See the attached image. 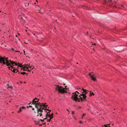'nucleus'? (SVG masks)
Instances as JSON below:
<instances>
[{
  "label": "nucleus",
  "instance_id": "1a4fd4ad",
  "mask_svg": "<svg viewBox=\"0 0 127 127\" xmlns=\"http://www.w3.org/2000/svg\"><path fill=\"white\" fill-rule=\"evenodd\" d=\"M4 42L3 40L2 41H0V46L1 48H3L6 46V45L4 43Z\"/></svg>",
  "mask_w": 127,
  "mask_h": 127
},
{
  "label": "nucleus",
  "instance_id": "c756f323",
  "mask_svg": "<svg viewBox=\"0 0 127 127\" xmlns=\"http://www.w3.org/2000/svg\"><path fill=\"white\" fill-rule=\"evenodd\" d=\"M82 123H83L81 121H80L79 122V123L81 124H82Z\"/></svg>",
  "mask_w": 127,
  "mask_h": 127
},
{
  "label": "nucleus",
  "instance_id": "2eb2a0df",
  "mask_svg": "<svg viewBox=\"0 0 127 127\" xmlns=\"http://www.w3.org/2000/svg\"><path fill=\"white\" fill-rule=\"evenodd\" d=\"M9 61V63L10 64V65H11H11H13V64H15V62H13L12 61Z\"/></svg>",
  "mask_w": 127,
  "mask_h": 127
},
{
  "label": "nucleus",
  "instance_id": "ea45409f",
  "mask_svg": "<svg viewBox=\"0 0 127 127\" xmlns=\"http://www.w3.org/2000/svg\"><path fill=\"white\" fill-rule=\"evenodd\" d=\"M6 82V81H4V82H3V83H5Z\"/></svg>",
  "mask_w": 127,
  "mask_h": 127
},
{
  "label": "nucleus",
  "instance_id": "f257e3e1",
  "mask_svg": "<svg viewBox=\"0 0 127 127\" xmlns=\"http://www.w3.org/2000/svg\"><path fill=\"white\" fill-rule=\"evenodd\" d=\"M7 58L5 57H2L0 55V63L3 65L6 64L7 66L10 65V64L9 63Z\"/></svg>",
  "mask_w": 127,
  "mask_h": 127
},
{
  "label": "nucleus",
  "instance_id": "603ef678",
  "mask_svg": "<svg viewBox=\"0 0 127 127\" xmlns=\"http://www.w3.org/2000/svg\"><path fill=\"white\" fill-rule=\"evenodd\" d=\"M17 71L18 72V70H17Z\"/></svg>",
  "mask_w": 127,
  "mask_h": 127
},
{
  "label": "nucleus",
  "instance_id": "58836bf2",
  "mask_svg": "<svg viewBox=\"0 0 127 127\" xmlns=\"http://www.w3.org/2000/svg\"><path fill=\"white\" fill-rule=\"evenodd\" d=\"M110 125V124H108V125H107V126H109V125Z\"/></svg>",
  "mask_w": 127,
  "mask_h": 127
},
{
  "label": "nucleus",
  "instance_id": "37998d69",
  "mask_svg": "<svg viewBox=\"0 0 127 127\" xmlns=\"http://www.w3.org/2000/svg\"><path fill=\"white\" fill-rule=\"evenodd\" d=\"M28 0H24V1H27Z\"/></svg>",
  "mask_w": 127,
  "mask_h": 127
},
{
  "label": "nucleus",
  "instance_id": "20e7f679",
  "mask_svg": "<svg viewBox=\"0 0 127 127\" xmlns=\"http://www.w3.org/2000/svg\"><path fill=\"white\" fill-rule=\"evenodd\" d=\"M78 97H79L78 101L79 102L85 101L86 100V96L85 94H80V95L78 96Z\"/></svg>",
  "mask_w": 127,
  "mask_h": 127
},
{
  "label": "nucleus",
  "instance_id": "c03bdc74",
  "mask_svg": "<svg viewBox=\"0 0 127 127\" xmlns=\"http://www.w3.org/2000/svg\"><path fill=\"white\" fill-rule=\"evenodd\" d=\"M31 103V102H30V103L29 104H30Z\"/></svg>",
  "mask_w": 127,
  "mask_h": 127
},
{
  "label": "nucleus",
  "instance_id": "7c9ffc66",
  "mask_svg": "<svg viewBox=\"0 0 127 127\" xmlns=\"http://www.w3.org/2000/svg\"><path fill=\"white\" fill-rule=\"evenodd\" d=\"M23 51H24V55H26L25 54V52L24 51V50H23Z\"/></svg>",
  "mask_w": 127,
  "mask_h": 127
},
{
  "label": "nucleus",
  "instance_id": "13d9d810",
  "mask_svg": "<svg viewBox=\"0 0 127 127\" xmlns=\"http://www.w3.org/2000/svg\"><path fill=\"white\" fill-rule=\"evenodd\" d=\"M67 110L68 111V110Z\"/></svg>",
  "mask_w": 127,
  "mask_h": 127
},
{
  "label": "nucleus",
  "instance_id": "7ed1b4c3",
  "mask_svg": "<svg viewBox=\"0 0 127 127\" xmlns=\"http://www.w3.org/2000/svg\"><path fill=\"white\" fill-rule=\"evenodd\" d=\"M56 91H57L58 92L61 94H63L64 93H66L67 92L64 90V89L62 87L58 85L56 86L55 88Z\"/></svg>",
  "mask_w": 127,
  "mask_h": 127
},
{
  "label": "nucleus",
  "instance_id": "bb28decb",
  "mask_svg": "<svg viewBox=\"0 0 127 127\" xmlns=\"http://www.w3.org/2000/svg\"><path fill=\"white\" fill-rule=\"evenodd\" d=\"M104 126L105 127H110L107 126V125H104Z\"/></svg>",
  "mask_w": 127,
  "mask_h": 127
},
{
  "label": "nucleus",
  "instance_id": "2f4dec72",
  "mask_svg": "<svg viewBox=\"0 0 127 127\" xmlns=\"http://www.w3.org/2000/svg\"><path fill=\"white\" fill-rule=\"evenodd\" d=\"M51 120V119H49V120H47V121H48L49 122H50V120Z\"/></svg>",
  "mask_w": 127,
  "mask_h": 127
},
{
  "label": "nucleus",
  "instance_id": "cd10ccee",
  "mask_svg": "<svg viewBox=\"0 0 127 127\" xmlns=\"http://www.w3.org/2000/svg\"><path fill=\"white\" fill-rule=\"evenodd\" d=\"M46 110L47 111H49V112H48V113H50V111H51V110H49V109H46Z\"/></svg>",
  "mask_w": 127,
  "mask_h": 127
},
{
  "label": "nucleus",
  "instance_id": "9b49d317",
  "mask_svg": "<svg viewBox=\"0 0 127 127\" xmlns=\"http://www.w3.org/2000/svg\"><path fill=\"white\" fill-rule=\"evenodd\" d=\"M48 113L47 112L46 113H47V114H46V117L47 118H48V116L50 118V119H52V118L53 117V113H52L51 114L49 115V114H48Z\"/></svg>",
  "mask_w": 127,
  "mask_h": 127
},
{
  "label": "nucleus",
  "instance_id": "72a5a7b5",
  "mask_svg": "<svg viewBox=\"0 0 127 127\" xmlns=\"http://www.w3.org/2000/svg\"><path fill=\"white\" fill-rule=\"evenodd\" d=\"M28 107L30 108H32V106L31 105H30Z\"/></svg>",
  "mask_w": 127,
  "mask_h": 127
},
{
  "label": "nucleus",
  "instance_id": "864d4df0",
  "mask_svg": "<svg viewBox=\"0 0 127 127\" xmlns=\"http://www.w3.org/2000/svg\"><path fill=\"white\" fill-rule=\"evenodd\" d=\"M26 74H28L27 73H26Z\"/></svg>",
  "mask_w": 127,
  "mask_h": 127
},
{
  "label": "nucleus",
  "instance_id": "6e6552de",
  "mask_svg": "<svg viewBox=\"0 0 127 127\" xmlns=\"http://www.w3.org/2000/svg\"><path fill=\"white\" fill-rule=\"evenodd\" d=\"M8 66V68L9 69H10L14 72H15L16 70L13 67V66L12 65H10Z\"/></svg>",
  "mask_w": 127,
  "mask_h": 127
},
{
  "label": "nucleus",
  "instance_id": "f704fd0d",
  "mask_svg": "<svg viewBox=\"0 0 127 127\" xmlns=\"http://www.w3.org/2000/svg\"><path fill=\"white\" fill-rule=\"evenodd\" d=\"M96 45V44L95 43H94V44H92V45Z\"/></svg>",
  "mask_w": 127,
  "mask_h": 127
},
{
  "label": "nucleus",
  "instance_id": "aec40b11",
  "mask_svg": "<svg viewBox=\"0 0 127 127\" xmlns=\"http://www.w3.org/2000/svg\"><path fill=\"white\" fill-rule=\"evenodd\" d=\"M34 66L32 65L30 66V70H31L32 69L34 68Z\"/></svg>",
  "mask_w": 127,
  "mask_h": 127
},
{
  "label": "nucleus",
  "instance_id": "6ab92c4d",
  "mask_svg": "<svg viewBox=\"0 0 127 127\" xmlns=\"http://www.w3.org/2000/svg\"><path fill=\"white\" fill-rule=\"evenodd\" d=\"M11 49L12 51H15L16 52H18L19 53L20 52V51H18L14 50V49L13 48H11Z\"/></svg>",
  "mask_w": 127,
  "mask_h": 127
},
{
  "label": "nucleus",
  "instance_id": "f3484780",
  "mask_svg": "<svg viewBox=\"0 0 127 127\" xmlns=\"http://www.w3.org/2000/svg\"><path fill=\"white\" fill-rule=\"evenodd\" d=\"M82 90L83 91H84V92H83L82 93L84 92L85 94H87V93H88V91H87L86 90H85L84 89H82Z\"/></svg>",
  "mask_w": 127,
  "mask_h": 127
},
{
  "label": "nucleus",
  "instance_id": "79ce46f5",
  "mask_svg": "<svg viewBox=\"0 0 127 127\" xmlns=\"http://www.w3.org/2000/svg\"><path fill=\"white\" fill-rule=\"evenodd\" d=\"M36 2H37V3H38V1L37 0H36Z\"/></svg>",
  "mask_w": 127,
  "mask_h": 127
},
{
  "label": "nucleus",
  "instance_id": "8fccbe9b",
  "mask_svg": "<svg viewBox=\"0 0 127 127\" xmlns=\"http://www.w3.org/2000/svg\"><path fill=\"white\" fill-rule=\"evenodd\" d=\"M15 1H16V0H14Z\"/></svg>",
  "mask_w": 127,
  "mask_h": 127
},
{
  "label": "nucleus",
  "instance_id": "f03ea898",
  "mask_svg": "<svg viewBox=\"0 0 127 127\" xmlns=\"http://www.w3.org/2000/svg\"><path fill=\"white\" fill-rule=\"evenodd\" d=\"M35 104V107L38 109L41 108V109H44L45 111L47 108V107L48 106L47 105H45L44 103H41L40 102L36 103Z\"/></svg>",
  "mask_w": 127,
  "mask_h": 127
},
{
  "label": "nucleus",
  "instance_id": "4be33fe9",
  "mask_svg": "<svg viewBox=\"0 0 127 127\" xmlns=\"http://www.w3.org/2000/svg\"><path fill=\"white\" fill-rule=\"evenodd\" d=\"M37 9H38V10H39V12H40V9H41L40 7L39 6H37Z\"/></svg>",
  "mask_w": 127,
  "mask_h": 127
},
{
  "label": "nucleus",
  "instance_id": "a211bd4d",
  "mask_svg": "<svg viewBox=\"0 0 127 127\" xmlns=\"http://www.w3.org/2000/svg\"><path fill=\"white\" fill-rule=\"evenodd\" d=\"M94 95V94L93 92L91 93V91L90 93V96H91L93 95Z\"/></svg>",
  "mask_w": 127,
  "mask_h": 127
},
{
  "label": "nucleus",
  "instance_id": "3c124183",
  "mask_svg": "<svg viewBox=\"0 0 127 127\" xmlns=\"http://www.w3.org/2000/svg\"><path fill=\"white\" fill-rule=\"evenodd\" d=\"M34 3V4H35L36 3Z\"/></svg>",
  "mask_w": 127,
  "mask_h": 127
},
{
  "label": "nucleus",
  "instance_id": "bf43d9fd",
  "mask_svg": "<svg viewBox=\"0 0 127 127\" xmlns=\"http://www.w3.org/2000/svg\"><path fill=\"white\" fill-rule=\"evenodd\" d=\"M28 27H27V29H28Z\"/></svg>",
  "mask_w": 127,
  "mask_h": 127
},
{
  "label": "nucleus",
  "instance_id": "e2e57ef3",
  "mask_svg": "<svg viewBox=\"0 0 127 127\" xmlns=\"http://www.w3.org/2000/svg\"><path fill=\"white\" fill-rule=\"evenodd\" d=\"M77 64H78V63H77Z\"/></svg>",
  "mask_w": 127,
  "mask_h": 127
},
{
  "label": "nucleus",
  "instance_id": "09e8293b",
  "mask_svg": "<svg viewBox=\"0 0 127 127\" xmlns=\"http://www.w3.org/2000/svg\"><path fill=\"white\" fill-rule=\"evenodd\" d=\"M116 1H115V3H116Z\"/></svg>",
  "mask_w": 127,
  "mask_h": 127
},
{
  "label": "nucleus",
  "instance_id": "e433bc0d",
  "mask_svg": "<svg viewBox=\"0 0 127 127\" xmlns=\"http://www.w3.org/2000/svg\"><path fill=\"white\" fill-rule=\"evenodd\" d=\"M109 1H110L111 2L112 1L111 0H108Z\"/></svg>",
  "mask_w": 127,
  "mask_h": 127
},
{
  "label": "nucleus",
  "instance_id": "a19ab883",
  "mask_svg": "<svg viewBox=\"0 0 127 127\" xmlns=\"http://www.w3.org/2000/svg\"><path fill=\"white\" fill-rule=\"evenodd\" d=\"M24 43H26V44H28V43H26V42H24Z\"/></svg>",
  "mask_w": 127,
  "mask_h": 127
},
{
  "label": "nucleus",
  "instance_id": "5fc2aeb1",
  "mask_svg": "<svg viewBox=\"0 0 127 127\" xmlns=\"http://www.w3.org/2000/svg\"><path fill=\"white\" fill-rule=\"evenodd\" d=\"M18 35H19V33L18 34Z\"/></svg>",
  "mask_w": 127,
  "mask_h": 127
},
{
  "label": "nucleus",
  "instance_id": "473e14b6",
  "mask_svg": "<svg viewBox=\"0 0 127 127\" xmlns=\"http://www.w3.org/2000/svg\"><path fill=\"white\" fill-rule=\"evenodd\" d=\"M72 114H73L74 113V112L73 111H72Z\"/></svg>",
  "mask_w": 127,
  "mask_h": 127
},
{
  "label": "nucleus",
  "instance_id": "052dcab7",
  "mask_svg": "<svg viewBox=\"0 0 127 127\" xmlns=\"http://www.w3.org/2000/svg\"><path fill=\"white\" fill-rule=\"evenodd\" d=\"M33 34V35H35V34Z\"/></svg>",
  "mask_w": 127,
  "mask_h": 127
},
{
  "label": "nucleus",
  "instance_id": "c9c22d12",
  "mask_svg": "<svg viewBox=\"0 0 127 127\" xmlns=\"http://www.w3.org/2000/svg\"><path fill=\"white\" fill-rule=\"evenodd\" d=\"M32 109V110H34V108H33Z\"/></svg>",
  "mask_w": 127,
  "mask_h": 127
},
{
  "label": "nucleus",
  "instance_id": "dca6fc26",
  "mask_svg": "<svg viewBox=\"0 0 127 127\" xmlns=\"http://www.w3.org/2000/svg\"><path fill=\"white\" fill-rule=\"evenodd\" d=\"M19 65V66H20V67H23V65H22L21 64H19V63H18V64H15V65Z\"/></svg>",
  "mask_w": 127,
  "mask_h": 127
},
{
  "label": "nucleus",
  "instance_id": "4c0bfd02",
  "mask_svg": "<svg viewBox=\"0 0 127 127\" xmlns=\"http://www.w3.org/2000/svg\"><path fill=\"white\" fill-rule=\"evenodd\" d=\"M25 31H26V32H27V30H25Z\"/></svg>",
  "mask_w": 127,
  "mask_h": 127
},
{
  "label": "nucleus",
  "instance_id": "412c9836",
  "mask_svg": "<svg viewBox=\"0 0 127 127\" xmlns=\"http://www.w3.org/2000/svg\"><path fill=\"white\" fill-rule=\"evenodd\" d=\"M5 87H6L7 89H8L9 88V84H7L6 86Z\"/></svg>",
  "mask_w": 127,
  "mask_h": 127
},
{
  "label": "nucleus",
  "instance_id": "a878e982",
  "mask_svg": "<svg viewBox=\"0 0 127 127\" xmlns=\"http://www.w3.org/2000/svg\"><path fill=\"white\" fill-rule=\"evenodd\" d=\"M67 87V86H65V88H64V90L65 91H66V90H67V88H66Z\"/></svg>",
  "mask_w": 127,
  "mask_h": 127
},
{
  "label": "nucleus",
  "instance_id": "423d86ee",
  "mask_svg": "<svg viewBox=\"0 0 127 127\" xmlns=\"http://www.w3.org/2000/svg\"><path fill=\"white\" fill-rule=\"evenodd\" d=\"M77 93L79 94V93L77 91L72 94V96L71 97V98L73 100L76 101H78L79 99L78 96V95L77 94Z\"/></svg>",
  "mask_w": 127,
  "mask_h": 127
},
{
  "label": "nucleus",
  "instance_id": "ddd939ff",
  "mask_svg": "<svg viewBox=\"0 0 127 127\" xmlns=\"http://www.w3.org/2000/svg\"><path fill=\"white\" fill-rule=\"evenodd\" d=\"M25 65V66L23 67H22V68L24 69V70H27L28 71H30L28 68V67L26 66V65Z\"/></svg>",
  "mask_w": 127,
  "mask_h": 127
},
{
  "label": "nucleus",
  "instance_id": "49530a36",
  "mask_svg": "<svg viewBox=\"0 0 127 127\" xmlns=\"http://www.w3.org/2000/svg\"><path fill=\"white\" fill-rule=\"evenodd\" d=\"M15 36H16V37H17V35H16Z\"/></svg>",
  "mask_w": 127,
  "mask_h": 127
},
{
  "label": "nucleus",
  "instance_id": "de8ad7c7",
  "mask_svg": "<svg viewBox=\"0 0 127 127\" xmlns=\"http://www.w3.org/2000/svg\"><path fill=\"white\" fill-rule=\"evenodd\" d=\"M122 6L123 7H124V6H123V5H122Z\"/></svg>",
  "mask_w": 127,
  "mask_h": 127
},
{
  "label": "nucleus",
  "instance_id": "4d7b16f0",
  "mask_svg": "<svg viewBox=\"0 0 127 127\" xmlns=\"http://www.w3.org/2000/svg\"><path fill=\"white\" fill-rule=\"evenodd\" d=\"M29 58H30V57H28Z\"/></svg>",
  "mask_w": 127,
  "mask_h": 127
},
{
  "label": "nucleus",
  "instance_id": "5701e85b",
  "mask_svg": "<svg viewBox=\"0 0 127 127\" xmlns=\"http://www.w3.org/2000/svg\"><path fill=\"white\" fill-rule=\"evenodd\" d=\"M4 14H5L6 15H10V13H4Z\"/></svg>",
  "mask_w": 127,
  "mask_h": 127
},
{
  "label": "nucleus",
  "instance_id": "b1692460",
  "mask_svg": "<svg viewBox=\"0 0 127 127\" xmlns=\"http://www.w3.org/2000/svg\"><path fill=\"white\" fill-rule=\"evenodd\" d=\"M20 73L21 74H23V75L25 74L26 73L25 72H21Z\"/></svg>",
  "mask_w": 127,
  "mask_h": 127
},
{
  "label": "nucleus",
  "instance_id": "6e6d98bb",
  "mask_svg": "<svg viewBox=\"0 0 127 127\" xmlns=\"http://www.w3.org/2000/svg\"><path fill=\"white\" fill-rule=\"evenodd\" d=\"M91 47H92V45L91 46Z\"/></svg>",
  "mask_w": 127,
  "mask_h": 127
},
{
  "label": "nucleus",
  "instance_id": "f8f14e48",
  "mask_svg": "<svg viewBox=\"0 0 127 127\" xmlns=\"http://www.w3.org/2000/svg\"><path fill=\"white\" fill-rule=\"evenodd\" d=\"M18 11H20V12H21V9H19V10H17V11H18V13L19 14V18L20 19H23V18L22 16V14H19V11L18 12Z\"/></svg>",
  "mask_w": 127,
  "mask_h": 127
},
{
  "label": "nucleus",
  "instance_id": "a18cd8bd",
  "mask_svg": "<svg viewBox=\"0 0 127 127\" xmlns=\"http://www.w3.org/2000/svg\"><path fill=\"white\" fill-rule=\"evenodd\" d=\"M24 83H26V82H24Z\"/></svg>",
  "mask_w": 127,
  "mask_h": 127
},
{
  "label": "nucleus",
  "instance_id": "4468645a",
  "mask_svg": "<svg viewBox=\"0 0 127 127\" xmlns=\"http://www.w3.org/2000/svg\"><path fill=\"white\" fill-rule=\"evenodd\" d=\"M25 107L24 106H22L21 108H20L19 109V110L17 112L18 113H20L22 111V109H25Z\"/></svg>",
  "mask_w": 127,
  "mask_h": 127
},
{
  "label": "nucleus",
  "instance_id": "c85d7f7f",
  "mask_svg": "<svg viewBox=\"0 0 127 127\" xmlns=\"http://www.w3.org/2000/svg\"><path fill=\"white\" fill-rule=\"evenodd\" d=\"M9 88H10L11 89H13V87L12 86H9Z\"/></svg>",
  "mask_w": 127,
  "mask_h": 127
},
{
  "label": "nucleus",
  "instance_id": "39448f33",
  "mask_svg": "<svg viewBox=\"0 0 127 127\" xmlns=\"http://www.w3.org/2000/svg\"><path fill=\"white\" fill-rule=\"evenodd\" d=\"M42 109H41V108H40V109H37V110L38 114L37 115V116L38 117H40L41 118L43 119V120H40L42 122H44V120L46 119L45 118H44V117H43V113L42 110Z\"/></svg>",
  "mask_w": 127,
  "mask_h": 127
},
{
  "label": "nucleus",
  "instance_id": "680f3d73",
  "mask_svg": "<svg viewBox=\"0 0 127 127\" xmlns=\"http://www.w3.org/2000/svg\"><path fill=\"white\" fill-rule=\"evenodd\" d=\"M56 114H57V113H56Z\"/></svg>",
  "mask_w": 127,
  "mask_h": 127
},
{
  "label": "nucleus",
  "instance_id": "9d476101",
  "mask_svg": "<svg viewBox=\"0 0 127 127\" xmlns=\"http://www.w3.org/2000/svg\"><path fill=\"white\" fill-rule=\"evenodd\" d=\"M39 99H38L36 97H35V98L33 99L32 101V104H35L37 102H38L39 101L38 100Z\"/></svg>",
  "mask_w": 127,
  "mask_h": 127
},
{
  "label": "nucleus",
  "instance_id": "393cba45",
  "mask_svg": "<svg viewBox=\"0 0 127 127\" xmlns=\"http://www.w3.org/2000/svg\"><path fill=\"white\" fill-rule=\"evenodd\" d=\"M86 115V113H85V114H84V113H83V114H82V119H83V117L84 116H85Z\"/></svg>",
  "mask_w": 127,
  "mask_h": 127
},
{
  "label": "nucleus",
  "instance_id": "0eeeda50",
  "mask_svg": "<svg viewBox=\"0 0 127 127\" xmlns=\"http://www.w3.org/2000/svg\"><path fill=\"white\" fill-rule=\"evenodd\" d=\"M89 75H90L91 78L92 80L94 81H96V75L93 73H89Z\"/></svg>",
  "mask_w": 127,
  "mask_h": 127
}]
</instances>
